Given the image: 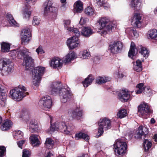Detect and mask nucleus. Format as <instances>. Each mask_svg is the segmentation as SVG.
I'll return each instance as SVG.
<instances>
[{
  "mask_svg": "<svg viewBox=\"0 0 157 157\" xmlns=\"http://www.w3.org/2000/svg\"><path fill=\"white\" fill-rule=\"evenodd\" d=\"M36 51L38 54L39 53L42 54L44 53V52H43L42 47L40 46L36 49Z\"/></svg>",
  "mask_w": 157,
  "mask_h": 157,
  "instance_id": "obj_55",
  "label": "nucleus"
},
{
  "mask_svg": "<svg viewBox=\"0 0 157 157\" xmlns=\"http://www.w3.org/2000/svg\"><path fill=\"white\" fill-rule=\"evenodd\" d=\"M31 142L33 147L39 146L40 142L38 139V136L36 135H32L30 137Z\"/></svg>",
  "mask_w": 157,
  "mask_h": 157,
  "instance_id": "obj_20",
  "label": "nucleus"
},
{
  "mask_svg": "<svg viewBox=\"0 0 157 157\" xmlns=\"http://www.w3.org/2000/svg\"><path fill=\"white\" fill-rule=\"evenodd\" d=\"M144 84L143 83H140L138 84L136 86V87L140 89L143 90L144 89Z\"/></svg>",
  "mask_w": 157,
  "mask_h": 157,
  "instance_id": "obj_58",
  "label": "nucleus"
},
{
  "mask_svg": "<svg viewBox=\"0 0 157 157\" xmlns=\"http://www.w3.org/2000/svg\"><path fill=\"white\" fill-rule=\"evenodd\" d=\"M25 141V140H21L17 142V144L18 145V146L22 148V146L23 144H24Z\"/></svg>",
  "mask_w": 157,
  "mask_h": 157,
  "instance_id": "obj_57",
  "label": "nucleus"
},
{
  "mask_svg": "<svg viewBox=\"0 0 157 157\" xmlns=\"http://www.w3.org/2000/svg\"><path fill=\"white\" fill-rule=\"evenodd\" d=\"M81 33L86 37L90 36L93 33L92 30L89 27H84L82 29Z\"/></svg>",
  "mask_w": 157,
  "mask_h": 157,
  "instance_id": "obj_21",
  "label": "nucleus"
},
{
  "mask_svg": "<svg viewBox=\"0 0 157 157\" xmlns=\"http://www.w3.org/2000/svg\"><path fill=\"white\" fill-rule=\"evenodd\" d=\"M75 12L77 13H80L82 12L83 9V4L80 1H78L75 3Z\"/></svg>",
  "mask_w": 157,
  "mask_h": 157,
  "instance_id": "obj_29",
  "label": "nucleus"
},
{
  "mask_svg": "<svg viewBox=\"0 0 157 157\" xmlns=\"http://www.w3.org/2000/svg\"><path fill=\"white\" fill-rule=\"evenodd\" d=\"M10 48V44L6 42H2L1 44V50L3 52H7L9 51Z\"/></svg>",
  "mask_w": 157,
  "mask_h": 157,
  "instance_id": "obj_33",
  "label": "nucleus"
},
{
  "mask_svg": "<svg viewBox=\"0 0 157 157\" xmlns=\"http://www.w3.org/2000/svg\"><path fill=\"white\" fill-rule=\"evenodd\" d=\"M22 51V50L20 51H18V50H13L11 51L9 54H10V56H16L18 58V53Z\"/></svg>",
  "mask_w": 157,
  "mask_h": 157,
  "instance_id": "obj_50",
  "label": "nucleus"
},
{
  "mask_svg": "<svg viewBox=\"0 0 157 157\" xmlns=\"http://www.w3.org/2000/svg\"><path fill=\"white\" fill-rule=\"evenodd\" d=\"M86 21L83 18H81L79 21V23L81 25H82L86 22Z\"/></svg>",
  "mask_w": 157,
  "mask_h": 157,
  "instance_id": "obj_60",
  "label": "nucleus"
},
{
  "mask_svg": "<svg viewBox=\"0 0 157 157\" xmlns=\"http://www.w3.org/2000/svg\"><path fill=\"white\" fill-rule=\"evenodd\" d=\"M25 6L26 8L24 10L23 13V17L25 19H29L31 14V11L29 10L30 6L26 4L25 5Z\"/></svg>",
  "mask_w": 157,
  "mask_h": 157,
  "instance_id": "obj_35",
  "label": "nucleus"
},
{
  "mask_svg": "<svg viewBox=\"0 0 157 157\" xmlns=\"http://www.w3.org/2000/svg\"><path fill=\"white\" fill-rule=\"evenodd\" d=\"M110 80V78L108 77H99L96 79V82L100 84L102 83H105Z\"/></svg>",
  "mask_w": 157,
  "mask_h": 157,
  "instance_id": "obj_34",
  "label": "nucleus"
},
{
  "mask_svg": "<svg viewBox=\"0 0 157 157\" xmlns=\"http://www.w3.org/2000/svg\"><path fill=\"white\" fill-rule=\"evenodd\" d=\"M53 2L52 1L47 0L44 4V13L46 15L49 12H52L51 15H53L52 17L55 18L57 16L56 8L52 6Z\"/></svg>",
  "mask_w": 157,
  "mask_h": 157,
  "instance_id": "obj_9",
  "label": "nucleus"
},
{
  "mask_svg": "<svg viewBox=\"0 0 157 157\" xmlns=\"http://www.w3.org/2000/svg\"><path fill=\"white\" fill-rule=\"evenodd\" d=\"M113 147L115 155L117 156H122L125 152L127 145L125 142L119 140L115 141Z\"/></svg>",
  "mask_w": 157,
  "mask_h": 157,
  "instance_id": "obj_5",
  "label": "nucleus"
},
{
  "mask_svg": "<svg viewBox=\"0 0 157 157\" xmlns=\"http://www.w3.org/2000/svg\"><path fill=\"white\" fill-rule=\"evenodd\" d=\"M132 20L134 22V26L135 27L139 28L141 27V17L140 14H135L133 17Z\"/></svg>",
  "mask_w": 157,
  "mask_h": 157,
  "instance_id": "obj_19",
  "label": "nucleus"
},
{
  "mask_svg": "<svg viewBox=\"0 0 157 157\" xmlns=\"http://www.w3.org/2000/svg\"><path fill=\"white\" fill-rule=\"evenodd\" d=\"M70 23L71 21L69 20H64L63 21V25L64 27L66 29H67H67L70 27H69V26L70 25Z\"/></svg>",
  "mask_w": 157,
  "mask_h": 157,
  "instance_id": "obj_53",
  "label": "nucleus"
},
{
  "mask_svg": "<svg viewBox=\"0 0 157 157\" xmlns=\"http://www.w3.org/2000/svg\"><path fill=\"white\" fill-rule=\"evenodd\" d=\"M6 17L10 24L13 25L17 26V23L14 20L11 14L7 13L6 15Z\"/></svg>",
  "mask_w": 157,
  "mask_h": 157,
  "instance_id": "obj_36",
  "label": "nucleus"
},
{
  "mask_svg": "<svg viewBox=\"0 0 157 157\" xmlns=\"http://www.w3.org/2000/svg\"><path fill=\"white\" fill-rule=\"evenodd\" d=\"M125 32L126 33L129 34L131 36L134 37L135 38H137L139 36V34L132 28H127L126 29Z\"/></svg>",
  "mask_w": 157,
  "mask_h": 157,
  "instance_id": "obj_31",
  "label": "nucleus"
},
{
  "mask_svg": "<svg viewBox=\"0 0 157 157\" xmlns=\"http://www.w3.org/2000/svg\"><path fill=\"white\" fill-rule=\"evenodd\" d=\"M136 49V46L134 43L132 42L131 43L130 50L128 53V56L129 57L133 59V56H134L136 55L135 49Z\"/></svg>",
  "mask_w": 157,
  "mask_h": 157,
  "instance_id": "obj_24",
  "label": "nucleus"
},
{
  "mask_svg": "<svg viewBox=\"0 0 157 157\" xmlns=\"http://www.w3.org/2000/svg\"><path fill=\"white\" fill-rule=\"evenodd\" d=\"M61 85L59 82H54L51 85L50 90L51 94H56L58 91L59 92Z\"/></svg>",
  "mask_w": 157,
  "mask_h": 157,
  "instance_id": "obj_18",
  "label": "nucleus"
},
{
  "mask_svg": "<svg viewBox=\"0 0 157 157\" xmlns=\"http://www.w3.org/2000/svg\"><path fill=\"white\" fill-rule=\"evenodd\" d=\"M98 133L99 134L97 136L99 137L101 136L103 133L104 130H107L110 129L111 127V122L110 120L106 117L101 119L98 122Z\"/></svg>",
  "mask_w": 157,
  "mask_h": 157,
  "instance_id": "obj_4",
  "label": "nucleus"
},
{
  "mask_svg": "<svg viewBox=\"0 0 157 157\" xmlns=\"http://www.w3.org/2000/svg\"><path fill=\"white\" fill-rule=\"evenodd\" d=\"M140 53L146 58L148 57L149 55V52L147 49L144 47H141Z\"/></svg>",
  "mask_w": 157,
  "mask_h": 157,
  "instance_id": "obj_43",
  "label": "nucleus"
},
{
  "mask_svg": "<svg viewBox=\"0 0 157 157\" xmlns=\"http://www.w3.org/2000/svg\"><path fill=\"white\" fill-rule=\"evenodd\" d=\"M76 54L74 52L71 53H69L67 55L64 59V61L67 63L71 61L72 59H75L76 57Z\"/></svg>",
  "mask_w": 157,
  "mask_h": 157,
  "instance_id": "obj_28",
  "label": "nucleus"
},
{
  "mask_svg": "<svg viewBox=\"0 0 157 157\" xmlns=\"http://www.w3.org/2000/svg\"><path fill=\"white\" fill-rule=\"evenodd\" d=\"M40 18L37 17H34L33 21V25H38L40 23Z\"/></svg>",
  "mask_w": 157,
  "mask_h": 157,
  "instance_id": "obj_52",
  "label": "nucleus"
},
{
  "mask_svg": "<svg viewBox=\"0 0 157 157\" xmlns=\"http://www.w3.org/2000/svg\"><path fill=\"white\" fill-rule=\"evenodd\" d=\"M29 52L26 49L22 50V51L18 53V58L21 59L22 57L24 58V62L25 66V69L26 70L31 71L34 66V60L31 57L29 56Z\"/></svg>",
  "mask_w": 157,
  "mask_h": 157,
  "instance_id": "obj_2",
  "label": "nucleus"
},
{
  "mask_svg": "<svg viewBox=\"0 0 157 157\" xmlns=\"http://www.w3.org/2000/svg\"><path fill=\"white\" fill-rule=\"evenodd\" d=\"M23 118L24 119L25 121H28L29 118V116L27 112L23 113Z\"/></svg>",
  "mask_w": 157,
  "mask_h": 157,
  "instance_id": "obj_56",
  "label": "nucleus"
},
{
  "mask_svg": "<svg viewBox=\"0 0 157 157\" xmlns=\"http://www.w3.org/2000/svg\"><path fill=\"white\" fill-rule=\"evenodd\" d=\"M98 4L101 6L103 5L105 3V0H98Z\"/></svg>",
  "mask_w": 157,
  "mask_h": 157,
  "instance_id": "obj_59",
  "label": "nucleus"
},
{
  "mask_svg": "<svg viewBox=\"0 0 157 157\" xmlns=\"http://www.w3.org/2000/svg\"><path fill=\"white\" fill-rule=\"evenodd\" d=\"M21 36H31L30 29L28 28H25L23 29L21 33Z\"/></svg>",
  "mask_w": 157,
  "mask_h": 157,
  "instance_id": "obj_45",
  "label": "nucleus"
},
{
  "mask_svg": "<svg viewBox=\"0 0 157 157\" xmlns=\"http://www.w3.org/2000/svg\"><path fill=\"white\" fill-rule=\"evenodd\" d=\"M26 91V87L22 85H20L18 88L16 87L10 90V97L15 100L20 101L26 95L29 94L28 92H25Z\"/></svg>",
  "mask_w": 157,
  "mask_h": 157,
  "instance_id": "obj_1",
  "label": "nucleus"
},
{
  "mask_svg": "<svg viewBox=\"0 0 157 157\" xmlns=\"http://www.w3.org/2000/svg\"><path fill=\"white\" fill-rule=\"evenodd\" d=\"M22 157H30V153L29 151L26 149H24L23 151Z\"/></svg>",
  "mask_w": 157,
  "mask_h": 157,
  "instance_id": "obj_51",
  "label": "nucleus"
},
{
  "mask_svg": "<svg viewBox=\"0 0 157 157\" xmlns=\"http://www.w3.org/2000/svg\"><path fill=\"white\" fill-rule=\"evenodd\" d=\"M59 95L61 102L65 103L71 98V93L66 89L62 88L59 90Z\"/></svg>",
  "mask_w": 157,
  "mask_h": 157,
  "instance_id": "obj_11",
  "label": "nucleus"
},
{
  "mask_svg": "<svg viewBox=\"0 0 157 157\" xmlns=\"http://www.w3.org/2000/svg\"><path fill=\"white\" fill-rule=\"evenodd\" d=\"M94 78L92 75H90L85 78L84 81L83 82V84L84 87H87L92 82Z\"/></svg>",
  "mask_w": 157,
  "mask_h": 157,
  "instance_id": "obj_27",
  "label": "nucleus"
},
{
  "mask_svg": "<svg viewBox=\"0 0 157 157\" xmlns=\"http://www.w3.org/2000/svg\"><path fill=\"white\" fill-rule=\"evenodd\" d=\"M98 25L100 26L99 29L102 31L101 32L103 34L107 33V31L111 30L114 27L112 23L110 22L109 20L106 17H102L98 22Z\"/></svg>",
  "mask_w": 157,
  "mask_h": 157,
  "instance_id": "obj_3",
  "label": "nucleus"
},
{
  "mask_svg": "<svg viewBox=\"0 0 157 157\" xmlns=\"http://www.w3.org/2000/svg\"><path fill=\"white\" fill-rule=\"evenodd\" d=\"M6 151V148L5 147L0 146V156H3Z\"/></svg>",
  "mask_w": 157,
  "mask_h": 157,
  "instance_id": "obj_54",
  "label": "nucleus"
},
{
  "mask_svg": "<svg viewBox=\"0 0 157 157\" xmlns=\"http://www.w3.org/2000/svg\"><path fill=\"white\" fill-rule=\"evenodd\" d=\"M11 63V62L8 59H2L0 60V70L3 75H7L11 72L12 69Z\"/></svg>",
  "mask_w": 157,
  "mask_h": 157,
  "instance_id": "obj_6",
  "label": "nucleus"
},
{
  "mask_svg": "<svg viewBox=\"0 0 157 157\" xmlns=\"http://www.w3.org/2000/svg\"><path fill=\"white\" fill-rule=\"evenodd\" d=\"M88 154L85 153L82 154V155L78 156V157H88Z\"/></svg>",
  "mask_w": 157,
  "mask_h": 157,
  "instance_id": "obj_62",
  "label": "nucleus"
},
{
  "mask_svg": "<svg viewBox=\"0 0 157 157\" xmlns=\"http://www.w3.org/2000/svg\"><path fill=\"white\" fill-rule=\"evenodd\" d=\"M67 30L71 32H73L75 34V36L78 38L80 35V32L77 28L70 27L67 29Z\"/></svg>",
  "mask_w": 157,
  "mask_h": 157,
  "instance_id": "obj_41",
  "label": "nucleus"
},
{
  "mask_svg": "<svg viewBox=\"0 0 157 157\" xmlns=\"http://www.w3.org/2000/svg\"><path fill=\"white\" fill-rule=\"evenodd\" d=\"M82 115V110L78 107L75 109H69L68 110L67 113L68 116L73 119L81 117Z\"/></svg>",
  "mask_w": 157,
  "mask_h": 157,
  "instance_id": "obj_13",
  "label": "nucleus"
},
{
  "mask_svg": "<svg viewBox=\"0 0 157 157\" xmlns=\"http://www.w3.org/2000/svg\"><path fill=\"white\" fill-rule=\"evenodd\" d=\"M151 113L150 107L147 104L144 102L138 107V113L143 117L147 114Z\"/></svg>",
  "mask_w": 157,
  "mask_h": 157,
  "instance_id": "obj_12",
  "label": "nucleus"
},
{
  "mask_svg": "<svg viewBox=\"0 0 157 157\" xmlns=\"http://www.w3.org/2000/svg\"><path fill=\"white\" fill-rule=\"evenodd\" d=\"M119 99L122 102L128 100L130 98V94L127 89H122L118 94Z\"/></svg>",
  "mask_w": 157,
  "mask_h": 157,
  "instance_id": "obj_15",
  "label": "nucleus"
},
{
  "mask_svg": "<svg viewBox=\"0 0 157 157\" xmlns=\"http://www.w3.org/2000/svg\"><path fill=\"white\" fill-rule=\"evenodd\" d=\"M51 156H53L52 154L49 152L48 153V155L46 157H51Z\"/></svg>",
  "mask_w": 157,
  "mask_h": 157,
  "instance_id": "obj_64",
  "label": "nucleus"
},
{
  "mask_svg": "<svg viewBox=\"0 0 157 157\" xmlns=\"http://www.w3.org/2000/svg\"><path fill=\"white\" fill-rule=\"evenodd\" d=\"M142 90L139 89V90H138L136 92V93L137 94H141L142 93Z\"/></svg>",
  "mask_w": 157,
  "mask_h": 157,
  "instance_id": "obj_61",
  "label": "nucleus"
},
{
  "mask_svg": "<svg viewBox=\"0 0 157 157\" xmlns=\"http://www.w3.org/2000/svg\"><path fill=\"white\" fill-rule=\"evenodd\" d=\"M153 138L155 142H157V134L154 135Z\"/></svg>",
  "mask_w": 157,
  "mask_h": 157,
  "instance_id": "obj_63",
  "label": "nucleus"
},
{
  "mask_svg": "<svg viewBox=\"0 0 157 157\" xmlns=\"http://www.w3.org/2000/svg\"><path fill=\"white\" fill-rule=\"evenodd\" d=\"M12 124V122L10 120H6L2 123L1 126V128L2 131H6L8 130L10 128Z\"/></svg>",
  "mask_w": 157,
  "mask_h": 157,
  "instance_id": "obj_25",
  "label": "nucleus"
},
{
  "mask_svg": "<svg viewBox=\"0 0 157 157\" xmlns=\"http://www.w3.org/2000/svg\"><path fill=\"white\" fill-rule=\"evenodd\" d=\"M139 4H140L139 0H131L130 5L132 7L137 8L139 7L138 6Z\"/></svg>",
  "mask_w": 157,
  "mask_h": 157,
  "instance_id": "obj_48",
  "label": "nucleus"
},
{
  "mask_svg": "<svg viewBox=\"0 0 157 157\" xmlns=\"http://www.w3.org/2000/svg\"><path fill=\"white\" fill-rule=\"evenodd\" d=\"M123 47V43L121 41L117 40L111 42L109 45L111 52L114 54L121 53L122 51Z\"/></svg>",
  "mask_w": 157,
  "mask_h": 157,
  "instance_id": "obj_8",
  "label": "nucleus"
},
{
  "mask_svg": "<svg viewBox=\"0 0 157 157\" xmlns=\"http://www.w3.org/2000/svg\"><path fill=\"white\" fill-rule=\"evenodd\" d=\"M58 130L56 122L54 124H51L50 127L47 130V132L50 133H52L55 131H57Z\"/></svg>",
  "mask_w": 157,
  "mask_h": 157,
  "instance_id": "obj_42",
  "label": "nucleus"
},
{
  "mask_svg": "<svg viewBox=\"0 0 157 157\" xmlns=\"http://www.w3.org/2000/svg\"><path fill=\"white\" fill-rule=\"evenodd\" d=\"M141 63V61L140 60H138L136 61V65H134L133 67L134 71L137 72H140L142 71V66Z\"/></svg>",
  "mask_w": 157,
  "mask_h": 157,
  "instance_id": "obj_37",
  "label": "nucleus"
},
{
  "mask_svg": "<svg viewBox=\"0 0 157 157\" xmlns=\"http://www.w3.org/2000/svg\"><path fill=\"white\" fill-rule=\"evenodd\" d=\"M75 138L76 140L83 139L86 141H88L89 139V136L88 135L82 132L76 134L75 135Z\"/></svg>",
  "mask_w": 157,
  "mask_h": 157,
  "instance_id": "obj_30",
  "label": "nucleus"
},
{
  "mask_svg": "<svg viewBox=\"0 0 157 157\" xmlns=\"http://www.w3.org/2000/svg\"><path fill=\"white\" fill-rule=\"evenodd\" d=\"M39 103L42 109L47 110L50 108L52 106L51 98L48 95L44 96L39 101Z\"/></svg>",
  "mask_w": 157,
  "mask_h": 157,
  "instance_id": "obj_10",
  "label": "nucleus"
},
{
  "mask_svg": "<svg viewBox=\"0 0 157 157\" xmlns=\"http://www.w3.org/2000/svg\"><path fill=\"white\" fill-rule=\"evenodd\" d=\"M148 36L151 39L157 40V30L152 29L149 31L148 33Z\"/></svg>",
  "mask_w": 157,
  "mask_h": 157,
  "instance_id": "obj_38",
  "label": "nucleus"
},
{
  "mask_svg": "<svg viewBox=\"0 0 157 157\" xmlns=\"http://www.w3.org/2000/svg\"><path fill=\"white\" fill-rule=\"evenodd\" d=\"M23 135V133L20 130H17L15 131L14 137L15 139L19 140L21 139Z\"/></svg>",
  "mask_w": 157,
  "mask_h": 157,
  "instance_id": "obj_46",
  "label": "nucleus"
},
{
  "mask_svg": "<svg viewBox=\"0 0 157 157\" xmlns=\"http://www.w3.org/2000/svg\"><path fill=\"white\" fill-rule=\"evenodd\" d=\"M148 131L147 128H144L142 126H140L138 128V131L135 136V137L137 139H140L142 136H145L148 133Z\"/></svg>",
  "mask_w": 157,
  "mask_h": 157,
  "instance_id": "obj_16",
  "label": "nucleus"
},
{
  "mask_svg": "<svg viewBox=\"0 0 157 157\" xmlns=\"http://www.w3.org/2000/svg\"><path fill=\"white\" fill-rule=\"evenodd\" d=\"M7 94L4 92H1L0 94V105L2 107H5L7 105Z\"/></svg>",
  "mask_w": 157,
  "mask_h": 157,
  "instance_id": "obj_22",
  "label": "nucleus"
},
{
  "mask_svg": "<svg viewBox=\"0 0 157 157\" xmlns=\"http://www.w3.org/2000/svg\"><path fill=\"white\" fill-rule=\"evenodd\" d=\"M56 124L57 126L58 130L62 132L68 134L71 131L69 128H67L64 122H56Z\"/></svg>",
  "mask_w": 157,
  "mask_h": 157,
  "instance_id": "obj_17",
  "label": "nucleus"
},
{
  "mask_svg": "<svg viewBox=\"0 0 157 157\" xmlns=\"http://www.w3.org/2000/svg\"><path fill=\"white\" fill-rule=\"evenodd\" d=\"M62 63L58 59L54 58L52 59L50 63V65L53 68L60 67L62 66Z\"/></svg>",
  "mask_w": 157,
  "mask_h": 157,
  "instance_id": "obj_23",
  "label": "nucleus"
},
{
  "mask_svg": "<svg viewBox=\"0 0 157 157\" xmlns=\"http://www.w3.org/2000/svg\"><path fill=\"white\" fill-rule=\"evenodd\" d=\"M85 13L88 16H91L94 14V11L90 6H88L85 10Z\"/></svg>",
  "mask_w": 157,
  "mask_h": 157,
  "instance_id": "obj_40",
  "label": "nucleus"
},
{
  "mask_svg": "<svg viewBox=\"0 0 157 157\" xmlns=\"http://www.w3.org/2000/svg\"><path fill=\"white\" fill-rule=\"evenodd\" d=\"M45 68L38 67L32 70L33 84L35 86L38 85L39 81L40 80L41 76L43 75Z\"/></svg>",
  "mask_w": 157,
  "mask_h": 157,
  "instance_id": "obj_7",
  "label": "nucleus"
},
{
  "mask_svg": "<svg viewBox=\"0 0 157 157\" xmlns=\"http://www.w3.org/2000/svg\"><path fill=\"white\" fill-rule=\"evenodd\" d=\"M152 144L151 141L145 139L144 142V146L145 151H147L151 147Z\"/></svg>",
  "mask_w": 157,
  "mask_h": 157,
  "instance_id": "obj_39",
  "label": "nucleus"
},
{
  "mask_svg": "<svg viewBox=\"0 0 157 157\" xmlns=\"http://www.w3.org/2000/svg\"><path fill=\"white\" fill-rule=\"evenodd\" d=\"M45 144L47 148L49 149L53 148L54 144V141L50 138H47L46 139Z\"/></svg>",
  "mask_w": 157,
  "mask_h": 157,
  "instance_id": "obj_32",
  "label": "nucleus"
},
{
  "mask_svg": "<svg viewBox=\"0 0 157 157\" xmlns=\"http://www.w3.org/2000/svg\"><path fill=\"white\" fill-rule=\"evenodd\" d=\"M21 42L24 44H27L29 42L30 39V36H21Z\"/></svg>",
  "mask_w": 157,
  "mask_h": 157,
  "instance_id": "obj_47",
  "label": "nucleus"
},
{
  "mask_svg": "<svg viewBox=\"0 0 157 157\" xmlns=\"http://www.w3.org/2000/svg\"><path fill=\"white\" fill-rule=\"evenodd\" d=\"M67 44L70 49H72L80 46L78 37L73 36L67 41Z\"/></svg>",
  "mask_w": 157,
  "mask_h": 157,
  "instance_id": "obj_14",
  "label": "nucleus"
},
{
  "mask_svg": "<svg viewBox=\"0 0 157 157\" xmlns=\"http://www.w3.org/2000/svg\"><path fill=\"white\" fill-rule=\"evenodd\" d=\"M127 114V111L125 109H122L119 111L117 116L118 117L122 118L126 116Z\"/></svg>",
  "mask_w": 157,
  "mask_h": 157,
  "instance_id": "obj_44",
  "label": "nucleus"
},
{
  "mask_svg": "<svg viewBox=\"0 0 157 157\" xmlns=\"http://www.w3.org/2000/svg\"><path fill=\"white\" fill-rule=\"evenodd\" d=\"M83 59H88L90 56L89 52L87 50H84L81 53Z\"/></svg>",
  "mask_w": 157,
  "mask_h": 157,
  "instance_id": "obj_49",
  "label": "nucleus"
},
{
  "mask_svg": "<svg viewBox=\"0 0 157 157\" xmlns=\"http://www.w3.org/2000/svg\"><path fill=\"white\" fill-rule=\"evenodd\" d=\"M29 131L31 132H33L38 130V126L37 122L35 121H31L29 124Z\"/></svg>",
  "mask_w": 157,
  "mask_h": 157,
  "instance_id": "obj_26",
  "label": "nucleus"
}]
</instances>
